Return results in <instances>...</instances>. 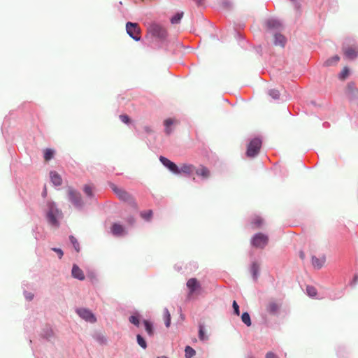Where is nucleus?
<instances>
[{"instance_id":"1","label":"nucleus","mask_w":358,"mask_h":358,"mask_svg":"<svg viewBox=\"0 0 358 358\" xmlns=\"http://www.w3.org/2000/svg\"><path fill=\"white\" fill-rule=\"evenodd\" d=\"M48 207L47 218L49 224L58 227L59 226V220L62 217V211L57 208L55 204L52 202L48 203Z\"/></svg>"},{"instance_id":"2","label":"nucleus","mask_w":358,"mask_h":358,"mask_svg":"<svg viewBox=\"0 0 358 358\" xmlns=\"http://www.w3.org/2000/svg\"><path fill=\"white\" fill-rule=\"evenodd\" d=\"M110 186L113 192L119 198V199L125 202H128L131 204H134V206H136L134 197L129 192H127V191L122 188L118 187L115 184H111Z\"/></svg>"},{"instance_id":"3","label":"nucleus","mask_w":358,"mask_h":358,"mask_svg":"<svg viewBox=\"0 0 358 358\" xmlns=\"http://www.w3.org/2000/svg\"><path fill=\"white\" fill-rule=\"evenodd\" d=\"M148 32L153 36L159 39H164L167 36L166 29L159 24L152 23L148 28Z\"/></svg>"},{"instance_id":"4","label":"nucleus","mask_w":358,"mask_h":358,"mask_svg":"<svg viewBox=\"0 0 358 358\" xmlns=\"http://www.w3.org/2000/svg\"><path fill=\"white\" fill-rule=\"evenodd\" d=\"M262 147V140L255 138L250 141L248 145L246 155L248 157H254L258 155Z\"/></svg>"},{"instance_id":"5","label":"nucleus","mask_w":358,"mask_h":358,"mask_svg":"<svg viewBox=\"0 0 358 358\" xmlns=\"http://www.w3.org/2000/svg\"><path fill=\"white\" fill-rule=\"evenodd\" d=\"M268 242V236L262 234V233H258L256 234L252 240V245L256 248H264Z\"/></svg>"},{"instance_id":"6","label":"nucleus","mask_w":358,"mask_h":358,"mask_svg":"<svg viewBox=\"0 0 358 358\" xmlns=\"http://www.w3.org/2000/svg\"><path fill=\"white\" fill-rule=\"evenodd\" d=\"M127 34L135 41L140 40V27L137 23L127 22L126 24Z\"/></svg>"},{"instance_id":"7","label":"nucleus","mask_w":358,"mask_h":358,"mask_svg":"<svg viewBox=\"0 0 358 358\" xmlns=\"http://www.w3.org/2000/svg\"><path fill=\"white\" fill-rule=\"evenodd\" d=\"M187 287L189 289V295H192L194 293L199 294L201 289L200 282L195 278H190L187 280Z\"/></svg>"},{"instance_id":"8","label":"nucleus","mask_w":358,"mask_h":358,"mask_svg":"<svg viewBox=\"0 0 358 358\" xmlns=\"http://www.w3.org/2000/svg\"><path fill=\"white\" fill-rule=\"evenodd\" d=\"M77 313L83 319L86 320L87 322L94 323L96 321V319L94 314L88 309L81 308L77 310Z\"/></svg>"},{"instance_id":"9","label":"nucleus","mask_w":358,"mask_h":358,"mask_svg":"<svg viewBox=\"0 0 358 358\" xmlns=\"http://www.w3.org/2000/svg\"><path fill=\"white\" fill-rule=\"evenodd\" d=\"M159 161L164 166L168 168L171 172H173L175 174H179L178 166L175 163L172 162L169 159L163 156L159 157Z\"/></svg>"},{"instance_id":"10","label":"nucleus","mask_w":358,"mask_h":358,"mask_svg":"<svg viewBox=\"0 0 358 358\" xmlns=\"http://www.w3.org/2000/svg\"><path fill=\"white\" fill-rule=\"evenodd\" d=\"M68 194L69 196V199L72 203H73L76 206H80L82 205V199L80 194L73 189L72 188H69L68 189Z\"/></svg>"},{"instance_id":"11","label":"nucleus","mask_w":358,"mask_h":358,"mask_svg":"<svg viewBox=\"0 0 358 358\" xmlns=\"http://www.w3.org/2000/svg\"><path fill=\"white\" fill-rule=\"evenodd\" d=\"M346 94L350 99L358 98V89L354 83H349L346 87Z\"/></svg>"},{"instance_id":"12","label":"nucleus","mask_w":358,"mask_h":358,"mask_svg":"<svg viewBox=\"0 0 358 358\" xmlns=\"http://www.w3.org/2000/svg\"><path fill=\"white\" fill-rule=\"evenodd\" d=\"M280 304L275 300L269 301L266 305V310L271 315H275L280 310Z\"/></svg>"},{"instance_id":"13","label":"nucleus","mask_w":358,"mask_h":358,"mask_svg":"<svg viewBox=\"0 0 358 358\" xmlns=\"http://www.w3.org/2000/svg\"><path fill=\"white\" fill-rule=\"evenodd\" d=\"M345 56L349 59H354L358 56V48L355 45L343 48Z\"/></svg>"},{"instance_id":"14","label":"nucleus","mask_w":358,"mask_h":358,"mask_svg":"<svg viewBox=\"0 0 358 358\" xmlns=\"http://www.w3.org/2000/svg\"><path fill=\"white\" fill-rule=\"evenodd\" d=\"M196 167L191 164H182L180 165V167H178V171L179 174L180 173H185L187 175H191L194 172H195Z\"/></svg>"},{"instance_id":"15","label":"nucleus","mask_w":358,"mask_h":358,"mask_svg":"<svg viewBox=\"0 0 358 358\" xmlns=\"http://www.w3.org/2000/svg\"><path fill=\"white\" fill-rule=\"evenodd\" d=\"M326 257L324 255L317 257L315 256L312 257V264L315 268L320 269L325 264Z\"/></svg>"},{"instance_id":"16","label":"nucleus","mask_w":358,"mask_h":358,"mask_svg":"<svg viewBox=\"0 0 358 358\" xmlns=\"http://www.w3.org/2000/svg\"><path fill=\"white\" fill-rule=\"evenodd\" d=\"M195 173L197 176L201 177L203 179H207L210 176V170L204 166H200L198 169H196Z\"/></svg>"},{"instance_id":"17","label":"nucleus","mask_w":358,"mask_h":358,"mask_svg":"<svg viewBox=\"0 0 358 358\" xmlns=\"http://www.w3.org/2000/svg\"><path fill=\"white\" fill-rule=\"evenodd\" d=\"M71 273L73 278H77L80 280H85V275L83 271L76 264H74L73 266Z\"/></svg>"},{"instance_id":"18","label":"nucleus","mask_w":358,"mask_h":358,"mask_svg":"<svg viewBox=\"0 0 358 358\" xmlns=\"http://www.w3.org/2000/svg\"><path fill=\"white\" fill-rule=\"evenodd\" d=\"M286 38L280 34H275L274 35V41L273 43L275 45L284 47L286 43Z\"/></svg>"},{"instance_id":"19","label":"nucleus","mask_w":358,"mask_h":358,"mask_svg":"<svg viewBox=\"0 0 358 358\" xmlns=\"http://www.w3.org/2000/svg\"><path fill=\"white\" fill-rule=\"evenodd\" d=\"M265 25L267 29L269 30L278 29L281 26L280 22L274 19H269L266 20L265 22Z\"/></svg>"},{"instance_id":"20","label":"nucleus","mask_w":358,"mask_h":358,"mask_svg":"<svg viewBox=\"0 0 358 358\" xmlns=\"http://www.w3.org/2000/svg\"><path fill=\"white\" fill-rule=\"evenodd\" d=\"M50 176L52 182L55 185L59 186L62 185V179L61 176L57 172L51 171L50 173Z\"/></svg>"},{"instance_id":"21","label":"nucleus","mask_w":358,"mask_h":358,"mask_svg":"<svg viewBox=\"0 0 358 358\" xmlns=\"http://www.w3.org/2000/svg\"><path fill=\"white\" fill-rule=\"evenodd\" d=\"M111 231L115 236H121L124 233V227L119 224L115 223L111 227Z\"/></svg>"},{"instance_id":"22","label":"nucleus","mask_w":358,"mask_h":358,"mask_svg":"<svg viewBox=\"0 0 358 358\" xmlns=\"http://www.w3.org/2000/svg\"><path fill=\"white\" fill-rule=\"evenodd\" d=\"M143 324H144L145 329L147 334L150 336H152L154 334V329H153L152 324L150 322H149L148 320H143Z\"/></svg>"},{"instance_id":"23","label":"nucleus","mask_w":358,"mask_h":358,"mask_svg":"<svg viewBox=\"0 0 358 358\" xmlns=\"http://www.w3.org/2000/svg\"><path fill=\"white\" fill-rule=\"evenodd\" d=\"M259 270V265L257 262H253L250 268V271L255 280H257L258 278Z\"/></svg>"},{"instance_id":"24","label":"nucleus","mask_w":358,"mask_h":358,"mask_svg":"<svg viewBox=\"0 0 358 358\" xmlns=\"http://www.w3.org/2000/svg\"><path fill=\"white\" fill-rule=\"evenodd\" d=\"M340 60V57L338 55H335L324 62V66H330L336 64Z\"/></svg>"},{"instance_id":"25","label":"nucleus","mask_w":358,"mask_h":358,"mask_svg":"<svg viewBox=\"0 0 358 358\" xmlns=\"http://www.w3.org/2000/svg\"><path fill=\"white\" fill-rule=\"evenodd\" d=\"M196 355V351L190 346H186L185 349V356L186 358H192Z\"/></svg>"},{"instance_id":"26","label":"nucleus","mask_w":358,"mask_h":358,"mask_svg":"<svg viewBox=\"0 0 358 358\" xmlns=\"http://www.w3.org/2000/svg\"><path fill=\"white\" fill-rule=\"evenodd\" d=\"M241 320L244 324H245L248 327L251 326V320L250 316L248 313H243L241 316Z\"/></svg>"},{"instance_id":"27","label":"nucleus","mask_w":358,"mask_h":358,"mask_svg":"<svg viewBox=\"0 0 358 358\" xmlns=\"http://www.w3.org/2000/svg\"><path fill=\"white\" fill-rule=\"evenodd\" d=\"M174 123V120L173 119L169 118L164 121V125L166 127L165 131L167 134H170L171 130L169 127Z\"/></svg>"},{"instance_id":"28","label":"nucleus","mask_w":358,"mask_h":358,"mask_svg":"<svg viewBox=\"0 0 358 358\" xmlns=\"http://www.w3.org/2000/svg\"><path fill=\"white\" fill-rule=\"evenodd\" d=\"M69 239H70V241L72 243L74 249L76 250V251L77 252H80V244H79L78 241H77V239L73 236H70Z\"/></svg>"},{"instance_id":"29","label":"nucleus","mask_w":358,"mask_h":358,"mask_svg":"<svg viewBox=\"0 0 358 358\" xmlns=\"http://www.w3.org/2000/svg\"><path fill=\"white\" fill-rule=\"evenodd\" d=\"M164 320H165L166 327H169L171 324V315L166 308H165L164 310Z\"/></svg>"},{"instance_id":"30","label":"nucleus","mask_w":358,"mask_h":358,"mask_svg":"<svg viewBox=\"0 0 358 358\" xmlns=\"http://www.w3.org/2000/svg\"><path fill=\"white\" fill-rule=\"evenodd\" d=\"M54 155V151L51 149H45L44 150V159L45 161L50 160Z\"/></svg>"},{"instance_id":"31","label":"nucleus","mask_w":358,"mask_h":358,"mask_svg":"<svg viewBox=\"0 0 358 358\" xmlns=\"http://www.w3.org/2000/svg\"><path fill=\"white\" fill-rule=\"evenodd\" d=\"M183 16V13H176L171 19V22L172 24H178L180 21L181 18Z\"/></svg>"},{"instance_id":"32","label":"nucleus","mask_w":358,"mask_h":358,"mask_svg":"<svg viewBox=\"0 0 358 358\" xmlns=\"http://www.w3.org/2000/svg\"><path fill=\"white\" fill-rule=\"evenodd\" d=\"M138 344L143 349L147 348V344L145 339L140 335L138 334L136 336Z\"/></svg>"},{"instance_id":"33","label":"nucleus","mask_w":358,"mask_h":358,"mask_svg":"<svg viewBox=\"0 0 358 358\" xmlns=\"http://www.w3.org/2000/svg\"><path fill=\"white\" fill-rule=\"evenodd\" d=\"M141 216L146 220H150L152 216V211L151 210L143 211L141 213Z\"/></svg>"},{"instance_id":"34","label":"nucleus","mask_w":358,"mask_h":358,"mask_svg":"<svg viewBox=\"0 0 358 358\" xmlns=\"http://www.w3.org/2000/svg\"><path fill=\"white\" fill-rule=\"evenodd\" d=\"M84 192L88 196H92L93 195V187L91 185H85L84 186Z\"/></svg>"},{"instance_id":"35","label":"nucleus","mask_w":358,"mask_h":358,"mask_svg":"<svg viewBox=\"0 0 358 358\" xmlns=\"http://www.w3.org/2000/svg\"><path fill=\"white\" fill-rule=\"evenodd\" d=\"M306 291L308 296L314 297L317 295V289L313 286H307Z\"/></svg>"},{"instance_id":"36","label":"nucleus","mask_w":358,"mask_h":358,"mask_svg":"<svg viewBox=\"0 0 358 358\" xmlns=\"http://www.w3.org/2000/svg\"><path fill=\"white\" fill-rule=\"evenodd\" d=\"M349 76V69L348 67H344L339 74V78L342 80H345Z\"/></svg>"},{"instance_id":"37","label":"nucleus","mask_w":358,"mask_h":358,"mask_svg":"<svg viewBox=\"0 0 358 358\" xmlns=\"http://www.w3.org/2000/svg\"><path fill=\"white\" fill-rule=\"evenodd\" d=\"M263 224V220L261 217H256L253 220V221L252 222V224L254 226V227L255 228H258V227H260Z\"/></svg>"},{"instance_id":"38","label":"nucleus","mask_w":358,"mask_h":358,"mask_svg":"<svg viewBox=\"0 0 358 358\" xmlns=\"http://www.w3.org/2000/svg\"><path fill=\"white\" fill-rule=\"evenodd\" d=\"M199 337L201 341H206L208 339L207 336L205 334L204 329L203 327L200 326L199 331Z\"/></svg>"},{"instance_id":"39","label":"nucleus","mask_w":358,"mask_h":358,"mask_svg":"<svg viewBox=\"0 0 358 358\" xmlns=\"http://www.w3.org/2000/svg\"><path fill=\"white\" fill-rule=\"evenodd\" d=\"M129 320L131 323L134 324L136 326L139 325V319L138 316L131 315V317H129Z\"/></svg>"},{"instance_id":"40","label":"nucleus","mask_w":358,"mask_h":358,"mask_svg":"<svg viewBox=\"0 0 358 358\" xmlns=\"http://www.w3.org/2000/svg\"><path fill=\"white\" fill-rule=\"evenodd\" d=\"M269 95L273 99H277L280 96V92L278 90L273 89L269 91Z\"/></svg>"},{"instance_id":"41","label":"nucleus","mask_w":358,"mask_h":358,"mask_svg":"<svg viewBox=\"0 0 358 358\" xmlns=\"http://www.w3.org/2000/svg\"><path fill=\"white\" fill-rule=\"evenodd\" d=\"M119 117L120 120L125 124H129L131 122V120L127 115H120Z\"/></svg>"},{"instance_id":"42","label":"nucleus","mask_w":358,"mask_h":358,"mask_svg":"<svg viewBox=\"0 0 358 358\" xmlns=\"http://www.w3.org/2000/svg\"><path fill=\"white\" fill-rule=\"evenodd\" d=\"M232 306H233L234 313L236 315H240L239 306H238V303H236V301H234Z\"/></svg>"},{"instance_id":"43","label":"nucleus","mask_w":358,"mask_h":358,"mask_svg":"<svg viewBox=\"0 0 358 358\" xmlns=\"http://www.w3.org/2000/svg\"><path fill=\"white\" fill-rule=\"evenodd\" d=\"M52 250H53L54 252H55L57 254L59 259L62 258V257L64 255V252L60 248H52Z\"/></svg>"},{"instance_id":"44","label":"nucleus","mask_w":358,"mask_h":358,"mask_svg":"<svg viewBox=\"0 0 358 358\" xmlns=\"http://www.w3.org/2000/svg\"><path fill=\"white\" fill-rule=\"evenodd\" d=\"M266 358H278V357L273 352H268L266 355Z\"/></svg>"},{"instance_id":"45","label":"nucleus","mask_w":358,"mask_h":358,"mask_svg":"<svg viewBox=\"0 0 358 358\" xmlns=\"http://www.w3.org/2000/svg\"><path fill=\"white\" fill-rule=\"evenodd\" d=\"M144 129H145V131L147 133H150V132H152V129H151L149 127H144Z\"/></svg>"},{"instance_id":"46","label":"nucleus","mask_w":358,"mask_h":358,"mask_svg":"<svg viewBox=\"0 0 358 358\" xmlns=\"http://www.w3.org/2000/svg\"><path fill=\"white\" fill-rule=\"evenodd\" d=\"M158 358H168V357H166L165 356H162V357H159Z\"/></svg>"},{"instance_id":"47","label":"nucleus","mask_w":358,"mask_h":358,"mask_svg":"<svg viewBox=\"0 0 358 358\" xmlns=\"http://www.w3.org/2000/svg\"><path fill=\"white\" fill-rule=\"evenodd\" d=\"M29 299H32V296H29Z\"/></svg>"},{"instance_id":"48","label":"nucleus","mask_w":358,"mask_h":358,"mask_svg":"<svg viewBox=\"0 0 358 358\" xmlns=\"http://www.w3.org/2000/svg\"><path fill=\"white\" fill-rule=\"evenodd\" d=\"M250 358H252V357H250Z\"/></svg>"}]
</instances>
